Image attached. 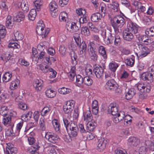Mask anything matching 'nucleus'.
Listing matches in <instances>:
<instances>
[{
	"instance_id": "c03bdc74",
	"label": "nucleus",
	"mask_w": 154,
	"mask_h": 154,
	"mask_svg": "<svg viewBox=\"0 0 154 154\" xmlns=\"http://www.w3.org/2000/svg\"><path fill=\"white\" fill-rule=\"evenodd\" d=\"M118 66V64L115 62L110 63L109 65L110 69L113 72H115L116 71Z\"/></svg>"
},
{
	"instance_id": "cd10ccee",
	"label": "nucleus",
	"mask_w": 154,
	"mask_h": 154,
	"mask_svg": "<svg viewBox=\"0 0 154 154\" xmlns=\"http://www.w3.org/2000/svg\"><path fill=\"white\" fill-rule=\"evenodd\" d=\"M7 146L11 154H15L17 152V149L14 147V145L11 143H7Z\"/></svg>"
},
{
	"instance_id": "c9c22d12",
	"label": "nucleus",
	"mask_w": 154,
	"mask_h": 154,
	"mask_svg": "<svg viewBox=\"0 0 154 154\" xmlns=\"http://www.w3.org/2000/svg\"><path fill=\"white\" fill-rule=\"evenodd\" d=\"M12 77V74L9 72H6L3 76L2 80L3 82H7L9 81Z\"/></svg>"
},
{
	"instance_id": "3c124183",
	"label": "nucleus",
	"mask_w": 154,
	"mask_h": 154,
	"mask_svg": "<svg viewBox=\"0 0 154 154\" xmlns=\"http://www.w3.org/2000/svg\"><path fill=\"white\" fill-rule=\"evenodd\" d=\"M67 14L65 12H61L59 17V19L60 21H66V19L67 18Z\"/></svg>"
},
{
	"instance_id": "6ab92c4d",
	"label": "nucleus",
	"mask_w": 154,
	"mask_h": 154,
	"mask_svg": "<svg viewBox=\"0 0 154 154\" xmlns=\"http://www.w3.org/2000/svg\"><path fill=\"white\" fill-rule=\"evenodd\" d=\"M97 125V123L94 120L88 122L87 124L86 130L87 131H92L95 128Z\"/></svg>"
},
{
	"instance_id": "473e14b6",
	"label": "nucleus",
	"mask_w": 154,
	"mask_h": 154,
	"mask_svg": "<svg viewBox=\"0 0 154 154\" xmlns=\"http://www.w3.org/2000/svg\"><path fill=\"white\" fill-rule=\"evenodd\" d=\"M39 147V145L37 143L36 145H34L33 146H32L29 151L31 152L30 154H39L37 150Z\"/></svg>"
},
{
	"instance_id": "e433bc0d",
	"label": "nucleus",
	"mask_w": 154,
	"mask_h": 154,
	"mask_svg": "<svg viewBox=\"0 0 154 154\" xmlns=\"http://www.w3.org/2000/svg\"><path fill=\"white\" fill-rule=\"evenodd\" d=\"M12 22L11 17L9 15L8 16L6 22V26L7 28L11 29L12 28L13 23Z\"/></svg>"
},
{
	"instance_id": "052dcab7",
	"label": "nucleus",
	"mask_w": 154,
	"mask_h": 154,
	"mask_svg": "<svg viewBox=\"0 0 154 154\" xmlns=\"http://www.w3.org/2000/svg\"><path fill=\"white\" fill-rule=\"evenodd\" d=\"M8 47L9 48H20V45L17 43H12L11 41L8 44Z\"/></svg>"
},
{
	"instance_id": "13d9d810",
	"label": "nucleus",
	"mask_w": 154,
	"mask_h": 154,
	"mask_svg": "<svg viewBox=\"0 0 154 154\" xmlns=\"http://www.w3.org/2000/svg\"><path fill=\"white\" fill-rule=\"evenodd\" d=\"M132 117L129 115H127L125 116L124 117V124L125 123L127 124H130L132 122Z\"/></svg>"
},
{
	"instance_id": "393cba45",
	"label": "nucleus",
	"mask_w": 154,
	"mask_h": 154,
	"mask_svg": "<svg viewBox=\"0 0 154 154\" xmlns=\"http://www.w3.org/2000/svg\"><path fill=\"white\" fill-rule=\"evenodd\" d=\"M25 17V15L22 12H20L15 17L14 19L17 22H20L24 20Z\"/></svg>"
},
{
	"instance_id": "7c9ffc66",
	"label": "nucleus",
	"mask_w": 154,
	"mask_h": 154,
	"mask_svg": "<svg viewBox=\"0 0 154 154\" xmlns=\"http://www.w3.org/2000/svg\"><path fill=\"white\" fill-rule=\"evenodd\" d=\"M98 52L103 59H106L107 58L105 48L103 46H101L99 47Z\"/></svg>"
},
{
	"instance_id": "49530a36",
	"label": "nucleus",
	"mask_w": 154,
	"mask_h": 154,
	"mask_svg": "<svg viewBox=\"0 0 154 154\" xmlns=\"http://www.w3.org/2000/svg\"><path fill=\"white\" fill-rule=\"evenodd\" d=\"M108 35H109L107 39L105 40L106 43L107 45L113 42L114 39V38L113 36H112V33H109Z\"/></svg>"
},
{
	"instance_id": "774afa93",
	"label": "nucleus",
	"mask_w": 154,
	"mask_h": 154,
	"mask_svg": "<svg viewBox=\"0 0 154 154\" xmlns=\"http://www.w3.org/2000/svg\"><path fill=\"white\" fill-rule=\"evenodd\" d=\"M87 25L88 27L90 28L91 30L95 32H97L98 30L97 28L93 25L91 22H88Z\"/></svg>"
},
{
	"instance_id": "20e7f679",
	"label": "nucleus",
	"mask_w": 154,
	"mask_h": 154,
	"mask_svg": "<svg viewBox=\"0 0 154 154\" xmlns=\"http://www.w3.org/2000/svg\"><path fill=\"white\" fill-rule=\"evenodd\" d=\"M112 25H117L122 27L125 24V20L122 16L118 15L115 16L111 20Z\"/></svg>"
},
{
	"instance_id": "4468645a",
	"label": "nucleus",
	"mask_w": 154,
	"mask_h": 154,
	"mask_svg": "<svg viewBox=\"0 0 154 154\" xmlns=\"http://www.w3.org/2000/svg\"><path fill=\"white\" fill-rule=\"evenodd\" d=\"M75 65L73 64V66L71 67L70 72L68 73V77L71 81H73L76 75L75 72L76 68Z\"/></svg>"
},
{
	"instance_id": "37998d69",
	"label": "nucleus",
	"mask_w": 154,
	"mask_h": 154,
	"mask_svg": "<svg viewBox=\"0 0 154 154\" xmlns=\"http://www.w3.org/2000/svg\"><path fill=\"white\" fill-rule=\"evenodd\" d=\"M100 11L102 13V16H104L106 13V8L105 4L102 3L100 4L99 7Z\"/></svg>"
},
{
	"instance_id": "e2e57ef3",
	"label": "nucleus",
	"mask_w": 154,
	"mask_h": 154,
	"mask_svg": "<svg viewBox=\"0 0 154 154\" xmlns=\"http://www.w3.org/2000/svg\"><path fill=\"white\" fill-rule=\"evenodd\" d=\"M32 116V112L31 111H29L26 114L23 115L21 116V119L22 120H23L27 118L28 119H30Z\"/></svg>"
},
{
	"instance_id": "6e6d98bb",
	"label": "nucleus",
	"mask_w": 154,
	"mask_h": 154,
	"mask_svg": "<svg viewBox=\"0 0 154 154\" xmlns=\"http://www.w3.org/2000/svg\"><path fill=\"white\" fill-rule=\"evenodd\" d=\"M147 75L146 82H150V83L152 82L153 81V77L154 76L153 74L152 73H150V72H147Z\"/></svg>"
},
{
	"instance_id": "680f3d73",
	"label": "nucleus",
	"mask_w": 154,
	"mask_h": 154,
	"mask_svg": "<svg viewBox=\"0 0 154 154\" xmlns=\"http://www.w3.org/2000/svg\"><path fill=\"white\" fill-rule=\"evenodd\" d=\"M39 125H40V128L42 131H44L45 130V121L42 118L40 119L39 121Z\"/></svg>"
},
{
	"instance_id": "338daca9",
	"label": "nucleus",
	"mask_w": 154,
	"mask_h": 154,
	"mask_svg": "<svg viewBox=\"0 0 154 154\" xmlns=\"http://www.w3.org/2000/svg\"><path fill=\"white\" fill-rule=\"evenodd\" d=\"M87 14H85L82 16L80 19L79 22L80 23L83 24L87 22L88 20L87 18Z\"/></svg>"
},
{
	"instance_id": "aec40b11",
	"label": "nucleus",
	"mask_w": 154,
	"mask_h": 154,
	"mask_svg": "<svg viewBox=\"0 0 154 154\" xmlns=\"http://www.w3.org/2000/svg\"><path fill=\"white\" fill-rule=\"evenodd\" d=\"M88 54L91 60H93L94 61L97 60L98 56L97 54V52L96 50L89 49H88Z\"/></svg>"
},
{
	"instance_id": "79ce46f5",
	"label": "nucleus",
	"mask_w": 154,
	"mask_h": 154,
	"mask_svg": "<svg viewBox=\"0 0 154 154\" xmlns=\"http://www.w3.org/2000/svg\"><path fill=\"white\" fill-rule=\"evenodd\" d=\"M14 36L15 41L21 40L23 38V35L18 31H16L14 32Z\"/></svg>"
},
{
	"instance_id": "412c9836",
	"label": "nucleus",
	"mask_w": 154,
	"mask_h": 154,
	"mask_svg": "<svg viewBox=\"0 0 154 154\" xmlns=\"http://www.w3.org/2000/svg\"><path fill=\"white\" fill-rule=\"evenodd\" d=\"M79 54L82 55H85L87 54L86 50V49L87 45L84 42H82L79 46Z\"/></svg>"
},
{
	"instance_id": "f257e3e1",
	"label": "nucleus",
	"mask_w": 154,
	"mask_h": 154,
	"mask_svg": "<svg viewBox=\"0 0 154 154\" xmlns=\"http://www.w3.org/2000/svg\"><path fill=\"white\" fill-rule=\"evenodd\" d=\"M45 24L42 21L40 20L38 23L36 28V32L39 35H41L42 38H45L49 32L50 29L49 28L44 29Z\"/></svg>"
},
{
	"instance_id": "a19ab883",
	"label": "nucleus",
	"mask_w": 154,
	"mask_h": 154,
	"mask_svg": "<svg viewBox=\"0 0 154 154\" xmlns=\"http://www.w3.org/2000/svg\"><path fill=\"white\" fill-rule=\"evenodd\" d=\"M145 33L146 35L149 36H154V26L150 28L146 29Z\"/></svg>"
},
{
	"instance_id": "4d7b16f0",
	"label": "nucleus",
	"mask_w": 154,
	"mask_h": 154,
	"mask_svg": "<svg viewBox=\"0 0 154 154\" xmlns=\"http://www.w3.org/2000/svg\"><path fill=\"white\" fill-rule=\"evenodd\" d=\"M64 106L69 108L71 110H73L74 106V102L73 100L68 101L66 102V104Z\"/></svg>"
},
{
	"instance_id": "72a5a7b5",
	"label": "nucleus",
	"mask_w": 154,
	"mask_h": 154,
	"mask_svg": "<svg viewBox=\"0 0 154 154\" xmlns=\"http://www.w3.org/2000/svg\"><path fill=\"white\" fill-rule=\"evenodd\" d=\"M33 3L36 11H39L40 10V7L43 5V2L42 0H36Z\"/></svg>"
},
{
	"instance_id": "dca6fc26",
	"label": "nucleus",
	"mask_w": 154,
	"mask_h": 154,
	"mask_svg": "<svg viewBox=\"0 0 154 154\" xmlns=\"http://www.w3.org/2000/svg\"><path fill=\"white\" fill-rule=\"evenodd\" d=\"M109 111H110L112 115L116 116L118 112V106L116 104H111L109 106Z\"/></svg>"
},
{
	"instance_id": "f03ea898",
	"label": "nucleus",
	"mask_w": 154,
	"mask_h": 154,
	"mask_svg": "<svg viewBox=\"0 0 154 154\" xmlns=\"http://www.w3.org/2000/svg\"><path fill=\"white\" fill-rule=\"evenodd\" d=\"M37 69H40L43 73H46L49 72L50 75L49 77L50 78H54L56 76L57 72L48 65H43L40 64L37 65Z\"/></svg>"
},
{
	"instance_id": "7ed1b4c3",
	"label": "nucleus",
	"mask_w": 154,
	"mask_h": 154,
	"mask_svg": "<svg viewBox=\"0 0 154 154\" xmlns=\"http://www.w3.org/2000/svg\"><path fill=\"white\" fill-rule=\"evenodd\" d=\"M135 86L141 93H147L150 91L151 87L149 83H138L136 84Z\"/></svg>"
},
{
	"instance_id": "f704fd0d",
	"label": "nucleus",
	"mask_w": 154,
	"mask_h": 154,
	"mask_svg": "<svg viewBox=\"0 0 154 154\" xmlns=\"http://www.w3.org/2000/svg\"><path fill=\"white\" fill-rule=\"evenodd\" d=\"M120 35L116 34L114 36V45L118 46L120 45L121 42V38L120 37Z\"/></svg>"
},
{
	"instance_id": "0eeeda50",
	"label": "nucleus",
	"mask_w": 154,
	"mask_h": 154,
	"mask_svg": "<svg viewBox=\"0 0 154 154\" xmlns=\"http://www.w3.org/2000/svg\"><path fill=\"white\" fill-rule=\"evenodd\" d=\"M118 86L116 82L113 79L109 80L106 82L105 86L106 88L110 90L114 91Z\"/></svg>"
},
{
	"instance_id": "0e129e2a",
	"label": "nucleus",
	"mask_w": 154,
	"mask_h": 154,
	"mask_svg": "<svg viewBox=\"0 0 154 154\" xmlns=\"http://www.w3.org/2000/svg\"><path fill=\"white\" fill-rule=\"evenodd\" d=\"M148 37L146 35L139 36L137 37L138 39L140 42H143L145 44Z\"/></svg>"
},
{
	"instance_id": "b1692460",
	"label": "nucleus",
	"mask_w": 154,
	"mask_h": 154,
	"mask_svg": "<svg viewBox=\"0 0 154 154\" xmlns=\"http://www.w3.org/2000/svg\"><path fill=\"white\" fill-rule=\"evenodd\" d=\"M20 6L22 10L26 12L28 11L29 10L28 2L26 0H22Z\"/></svg>"
},
{
	"instance_id": "a878e982",
	"label": "nucleus",
	"mask_w": 154,
	"mask_h": 154,
	"mask_svg": "<svg viewBox=\"0 0 154 154\" xmlns=\"http://www.w3.org/2000/svg\"><path fill=\"white\" fill-rule=\"evenodd\" d=\"M9 109L7 106H2L0 108V114L4 117L8 115Z\"/></svg>"
},
{
	"instance_id": "39448f33",
	"label": "nucleus",
	"mask_w": 154,
	"mask_h": 154,
	"mask_svg": "<svg viewBox=\"0 0 154 154\" xmlns=\"http://www.w3.org/2000/svg\"><path fill=\"white\" fill-rule=\"evenodd\" d=\"M45 138L49 142L53 143H56L59 139L57 135L54 133L49 132L45 134Z\"/></svg>"
},
{
	"instance_id": "5fc2aeb1",
	"label": "nucleus",
	"mask_w": 154,
	"mask_h": 154,
	"mask_svg": "<svg viewBox=\"0 0 154 154\" xmlns=\"http://www.w3.org/2000/svg\"><path fill=\"white\" fill-rule=\"evenodd\" d=\"M63 121L64 126L66 129L67 130L68 127L72 121L69 118H63Z\"/></svg>"
},
{
	"instance_id": "bb28decb",
	"label": "nucleus",
	"mask_w": 154,
	"mask_h": 154,
	"mask_svg": "<svg viewBox=\"0 0 154 154\" xmlns=\"http://www.w3.org/2000/svg\"><path fill=\"white\" fill-rule=\"evenodd\" d=\"M36 10L32 9L30 11L28 15L29 19L30 20H35L36 15Z\"/></svg>"
},
{
	"instance_id": "2f4dec72",
	"label": "nucleus",
	"mask_w": 154,
	"mask_h": 154,
	"mask_svg": "<svg viewBox=\"0 0 154 154\" xmlns=\"http://www.w3.org/2000/svg\"><path fill=\"white\" fill-rule=\"evenodd\" d=\"M45 94L49 98H53L56 95V92L51 89H47L45 91Z\"/></svg>"
},
{
	"instance_id": "9d476101",
	"label": "nucleus",
	"mask_w": 154,
	"mask_h": 154,
	"mask_svg": "<svg viewBox=\"0 0 154 154\" xmlns=\"http://www.w3.org/2000/svg\"><path fill=\"white\" fill-rule=\"evenodd\" d=\"M12 116L11 115V113H10V114L8 116H6L3 118V124L5 125L7 127H8L9 128H12V127H14V124L11 123V116Z\"/></svg>"
},
{
	"instance_id": "de8ad7c7",
	"label": "nucleus",
	"mask_w": 154,
	"mask_h": 154,
	"mask_svg": "<svg viewBox=\"0 0 154 154\" xmlns=\"http://www.w3.org/2000/svg\"><path fill=\"white\" fill-rule=\"evenodd\" d=\"M51 108L49 107L46 106L42 109L41 112V115L42 116H45L48 114L51 110Z\"/></svg>"
},
{
	"instance_id": "603ef678",
	"label": "nucleus",
	"mask_w": 154,
	"mask_h": 154,
	"mask_svg": "<svg viewBox=\"0 0 154 154\" xmlns=\"http://www.w3.org/2000/svg\"><path fill=\"white\" fill-rule=\"evenodd\" d=\"M19 80L18 79L16 80L15 81H12L11 84L10 88L11 90H14L17 87V84L19 83Z\"/></svg>"
},
{
	"instance_id": "2eb2a0df",
	"label": "nucleus",
	"mask_w": 154,
	"mask_h": 154,
	"mask_svg": "<svg viewBox=\"0 0 154 154\" xmlns=\"http://www.w3.org/2000/svg\"><path fill=\"white\" fill-rule=\"evenodd\" d=\"M132 32L129 30H126L123 33V36L125 40L130 41L134 38Z\"/></svg>"
},
{
	"instance_id": "9b49d317",
	"label": "nucleus",
	"mask_w": 154,
	"mask_h": 154,
	"mask_svg": "<svg viewBox=\"0 0 154 154\" xmlns=\"http://www.w3.org/2000/svg\"><path fill=\"white\" fill-rule=\"evenodd\" d=\"M153 50L152 48H151L150 47L149 48L145 46H144L143 48L140 51L139 53V57L142 58L146 56L147 55L150 54V52Z\"/></svg>"
},
{
	"instance_id": "8fccbe9b",
	"label": "nucleus",
	"mask_w": 154,
	"mask_h": 154,
	"mask_svg": "<svg viewBox=\"0 0 154 154\" xmlns=\"http://www.w3.org/2000/svg\"><path fill=\"white\" fill-rule=\"evenodd\" d=\"M49 7L51 11H54L57 10L58 6L56 3L54 1L51 2L49 4Z\"/></svg>"
},
{
	"instance_id": "ea45409f",
	"label": "nucleus",
	"mask_w": 154,
	"mask_h": 154,
	"mask_svg": "<svg viewBox=\"0 0 154 154\" xmlns=\"http://www.w3.org/2000/svg\"><path fill=\"white\" fill-rule=\"evenodd\" d=\"M84 83L86 85L89 86L93 83V81L88 76H86L84 78Z\"/></svg>"
},
{
	"instance_id": "a211bd4d",
	"label": "nucleus",
	"mask_w": 154,
	"mask_h": 154,
	"mask_svg": "<svg viewBox=\"0 0 154 154\" xmlns=\"http://www.w3.org/2000/svg\"><path fill=\"white\" fill-rule=\"evenodd\" d=\"M136 94V91L134 88H131L128 91H126L125 98L127 100L131 99Z\"/></svg>"
},
{
	"instance_id": "4c0bfd02",
	"label": "nucleus",
	"mask_w": 154,
	"mask_h": 154,
	"mask_svg": "<svg viewBox=\"0 0 154 154\" xmlns=\"http://www.w3.org/2000/svg\"><path fill=\"white\" fill-rule=\"evenodd\" d=\"M125 63L128 66H132L134 63V57L133 55H132L131 58L127 59L125 60Z\"/></svg>"
},
{
	"instance_id": "c756f323",
	"label": "nucleus",
	"mask_w": 154,
	"mask_h": 154,
	"mask_svg": "<svg viewBox=\"0 0 154 154\" xmlns=\"http://www.w3.org/2000/svg\"><path fill=\"white\" fill-rule=\"evenodd\" d=\"M109 7L112 9L114 12H117L119 9V5L118 2L116 1H114L112 4L109 5Z\"/></svg>"
},
{
	"instance_id": "864d4df0",
	"label": "nucleus",
	"mask_w": 154,
	"mask_h": 154,
	"mask_svg": "<svg viewBox=\"0 0 154 154\" xmlns=\"http://www.w3.org/2000/svg\"><path fill=\"white\" fill-rule=\"evenodd\" d=\"M77 14L79 16H83L86 14V11L85 9L82 8H79L76 10Z\"/></svg>"
},
{
	"instance_id": "1a4fd4ad",
	"label": "nucleus",
	"mask_w": 154,
	"mask_h": 154,
	"mask_svg": "<svg viewBox=\"0 0 154 154\" xmlns=\"http://www.w3.org/2000/svg\"><path fill=\"white\" fill-rule=\"evenodd\" d=\"M139 143L140 140L136 137H131L128 140L127 144L131 147L137 146Z\"/></svg>"
},
{
	"instance_id": "a18cd8bd",
	"label": "nucleus",
	"mask_w": 154,
	"mask_h": 154,
	"mask_svg": "<svg viewBox=\"0 0 154 154\" xmlns=\"http://www.w3.org/2000/svg\"><path fill=\"white\" fill-rule=\"evenodd\" d=\"M81 33L85 36H88L90 35V31L86 27H82L81 29Z\"/></svg>"
},
{
	"instance_id": "69168bd1",
	"label": "nucleus",
	"mask_w": 154,
	"mask_h": 154,
	"mask_svg": "<svg viewBox=\"0 0 154 154\" xmlns=\"http://www.w3.org/2000/svg\"><path fill=\"white\" fill-rule=\"evenodd\" d=\"M71 131V136L75 137L78 134V128H76L75 129L70 130Z\"/></svg>"
},
{
	"instance_id": "f3484780",
	"label": "nucleus",
	"mask_w": 154,
	"mask_h": 154,
	"mask_svg": "<svg viewBox=\"0 0 154 154\" xmlns=\"http://www.w3.org/2000/svg\"><path fill=\"white\" fill-rule=\"evenodd\" d=\"M106 141L103 139L101 138L99 140L97 145V149L99 151H101L104 149L106 148Z\"/></svg>"
},
{
	"instance_id": "4be33fe9",
	"label": "nucleus",
	"mask_w": 154,
	"mask_h": 154,
	"mask_svg": "<svg viewBox=\"0 0 154 154\" xmlns=\"http://www.w3.org/2000/svg\"><path fill=\"white\" fill-rule=\"evenodd\" d=\"M84 119L86 122L92 121V117L90 110L86 111L84 113Z\"/></svg>"
},
{
	"instance_id": "09e8293b",
	"label": "nucleus",
	"mask_w": 154,
	"mask_h": 154,
	"mask_svg": "<svg viewBox=\"0 0 154 154\" xmlns=\"http://www.w3.org/2000/svg\"><path fill=\"white\" fill-rule=\"evenodd\" d=\"M70 90L65 87L59 88L58 90V91L61 94H66L70 92Z\"/></svg>"
},
{
	"instance_id": "bf43d9fd",
	"label": "nucleus",
	"mask_w": 154,
	"mask_h": 154,
	"mask_svg": "<svg viewBox=\"0 0 154 154\" xmlns=\"http://www.w3.org/2000/svg\"><path fill=\"white\" fill-rule=\"evenodd\" d=\"M114 29L116 34H119L121 35V30L120 29V26H117V25H112Z\"/></svg>"
},
{
	"instance_id": "ddd939ff",
	"label": "nucleus",
	"mask_w": 154,
	"mask_h": 154,
	"mask_svg": "<svg viewBox=\"0 0 154 154\" xmlns=\"http://www.w3.org/2000/svg\"><path fill=\"white\" fill-rule=\"evenodd\" d=\"M66 26L68 31L72 33L77 31L79 29V28L74 22L69 23L68 24L66 25Z\"/></svg>"
},
{
	"instance_id": "c85d7f7f",
	"label": "nucleus",
	"mask_w": 154,
	"mask_h": 154,
	"mask_svg": "<svg viewBox=\"0 0 154 154\" xmlns=\"http://www.w3.org/2000/svg\"><path fill=\"white\" fill-rule=\"evenodd\" d=\"M69 55L72 59V63L74 65H76L77 63L76 60L77 59V56L75 54L74 51H71L69 53Z\"/></svg>"
},
{
	"instance_id": "5701e85b",
	"label": "nucleus",
	"mask_w": 154,
	"mask_h": 154,
	"mask_svg": "<svg viewBox=\"0 0 154 154\" xmlns=\"http://www.w3.org/2000/svg\"><path fill=\"white\" fill-rule=\"evenodd\" d=\"M101 14L98 12L93 14L91 16V20L93 22H97L101 20Z\"/></svg>"
},
{
	"instance_id": "6e6552de",
	"label": "nucleus",
	"mask_w": 154,
	"mask_h": 154,
	"mask_svg": "<svg viewBox=\"0 0 154 154\" xmlns=\"http://www.w3.org/2000/svg\"><path fill=\"white\" fill-rule=\"evenodd\" d=\"M127 26L128 30L132 33L134 34L138 33V26L136 23L130 21L128 23Z\"/></svg>"
},
{
	"instance_id": "f8f14e48",
	"label": "nucleus",
	"mask_w": 154,
	"mask_h": 154,
	"mask_svg": "<svg viewBox=\"0 0 154 154\" xmlns=\"http://www.w3.org/2000/svg\"><path fill=\"white\" fill-rule=\"evenodd\" d=\"M33 85L36 91H40L43 86V82L41 80L36 79L33 81Z\"/></svg>"
},
{
	"instance_id": "423d86ee",
	"label": "nucleus",
	"mask_w": 154,
	"mask_h": 154,
	"mask_svg": "<svg viewBox=\"0 0 154 154\" xmlns=\"http://www.w3.org/2000/svg\"><path fill=\"white\" fill-rule=\"evenodd\" d=\"M93 71L97 78L98 79L102 78L104 73L103 68L98 64L95 65Z\"/></svg>"
},
{
	"instance_id": "58836bf2",
	"label": "nucleus",
	"mask_w": 154,
	"mask_h": 154,
	"mask_svg": "<svg viewBox=\"0 0 154 154\" xmlns=\"http://www.w3.org/2000/svg\"><path fill=\"white\" fill-rule=\"evenodd\" d=\"M75 78H76V85L77 86H81L84 83V78L82 77L80 75H76Z\"/></svg>"
}]
</instances>
